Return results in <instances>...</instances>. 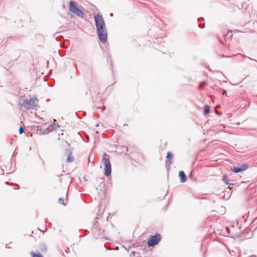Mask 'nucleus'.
I'll use <instances>...</instances> for the list:
<instances>
[{
  "mask_svg": "<svg viewBox=\"0 0 257 257\" xmlns=\"http://www.w3.org/2000/svg\"><path fill=\"white\" fill-rule=\"evenodd\" d=\"M47 230V228L46 227L45 230L44 231H46Z\"/></svg>",
  "mask_w": 257,
  "mask_h": 257,
  "instance_id": "obj_28",
  "label": "nucleus"
},
{
  "mask_svg": "<svg viewBox=\"0 0 257 257\" xmlns=\"http://www.w3.org/2000/svg\"><path fill=\"white\" fill-rule=\"evenodd\" d=\"M59 202L63 205H65L64 203V199L62 198H59Z\"/></svg>",
  "mask_w": 257,
  "mask_h": 257,
  "instance_id": "obj_19",
  "label": "nucleus"
},
{
  "mask_svg": "<svg viewBox=\"0 0 257 257\" xmlns=\"http://www.w3.org/2000/svg\"><path fill=\"white\" fill-rule=\"evenodd\" d=\"M88 161H89H89H91V160H90V157H89V159H88Z\"/></svg>",
  "mask_w": 257,
  "mask_h": 257,
  "instance_id": "obj_25",
  "label": "nucleus"
},
{
  "mask_svg": "<svg viewBox=\"0 0 257 257\" xmlns=\"http://www.w3.org/2000/svg\"><path fill=\"white\" fill-rule=\"evenodd\" d=\"M31 254L32 255V257H43V255L40 253H35L33 252H31Z\"/></svg>",
  "mask_w": 257,
  "mask_h": 257,
  "instance_id": "obj_14",
  "label": "nucleus"
},
{
  "mask_svg": "<svg viewBox=\"0 0 257 257\" xmlns=\"http://www.w3.org/2000/svg\"><path fill=\"white\" fill-rule=\"evenodd\" d=\"M226 93H227V91L226 90H223V95L226 94Z\"/></svg>",
  "mask_w": 257,
  "mask_h": 257,
  "instance_id": "obj_22",
  "label": "nucleus"
},
{
  "mask_svg": "<svg viewBox=\"0 0 257 257\" xmlns=\"http://www.w3.org/2000/svg\"><path fill=\"white\" fill-rule=\"evenodd\" d=\"M234 56L237 58L238 61H240V58L243 57V58H248V59H249L251 60H253V61H255L257 62V60L252 59L249 57H247L246 56L241 54L240 53H238L237 54H236Z\"/></svg>",
  "mask_w": 257,
  "mask_h": 257,
  "instance_id": "obj_10",
  "label": "nucleus"
},
{
  "mask_svg": "<svg viewBox=\"0 0 257 257\" xmlns=\"http://www.w3.org/2000/svg\"><path fill=\"white\" fill-rule=\"evenodd\" d=\"M222 180L226 185H233L232 183L229 182V180L227 179L226 176H224L223 177Z\"/></svg>",
  "mask_w": 257,
  "mask_h": 257,
  "instance_id": "obj_11",
  "label": "nucleus"
},
{
  "mask_svg": "<svg viewBox=\"0 0 257 257\" xmlns=\"http://www.w3.org/2000/svg\"><path fill=\"white\" fill-rule=\"evenodd\" d=\"M94 21L99 40L101 42L105 43L107 40V33L102 16L99 14L95 15Z\"/></svg>",
  "mask_w": 257,
  "mask_h": 257,
  "instance_id": "obj_1",
  "label": "nucleus"
},
{
  "mask_svg": "<svg viewBox=\"0 0 257 257\" xmlns=\"http://www.w3.org/2000/svg\"><path fill=\"white\" fill-rule=\"evenodd\" d=\"M221 57L222 58H227V57H230L229 56H227V55H222L221 56Z\"/></svg>",
  "mask_w": 257,
  "mask_h": 257,
  "instance_id": "obj_20",
  "label": "nucleus"
},
{
  "mask_svg": "<svg viewBox=\"0 0 257 257\" xmlns=\"http://www.w3.org/2000/svg\"><path fill=\"white\" fill-rule=\"evenodd\" d=\"M6 184H9L8 182H6Z\"/></svg>",
  "mask_w": 257,
  "mask_h": 257,
  "instance_id": "obj_27",
  "label": "nucleus"
},
{
  "mask_svg": "<svg viewBox=\"0 0 257 257\" xmlns=\"http://www.w3.org/2000/svg\"><path fill=\"white\" fill-rule=\"evenodd\" d=\"M248 168V166L246 164H243L241 165L240 167H234L233 168H232L231 169V171H232L234 173H239L241 171H245L247 170Z\"/></svg>",
  "mask_w": 257,
  "mask_h": 257,
  "instance_id": "obj_6",
  "label": "nucleus"
},
{
  "mask_svg": "<svg viewBox=\"0 0 257 257\" xmlns=\"http://www.w3.org/2000/svg\"><path fill=\"white\" fill-rule=\"evenodd\" d=\"M36 100L37 99L33 97L25 100L22 103L20 104L21 109L24 108L25 109L28 110L30 108H33L36 105Z\"/></svg>",
  "mask_w": 257,
  "mask_h": 257,
  "instance_id": "obj_3",
  "label": "nucleus"
},
{
  "mask_svg": "<svg viewBox=\"0 0 257 257\" xmlns=\"http://www.w3.org/2000/svg\"><path fill=\"white\" fill-rule=\"evenodd\" d=\"M199 27L201 28H203L205 27V24H200Z\"/></svg>",
  "mask_w": 257,
  "mask_h": 257,
  "instance_id": "obj_21",
  "label": "nucleus"
},
{
  "mask_svg": "<svg viewBox=\"0 0 257 257\" xmlns=\"http://www.w3.org/2000/svg\"><path fill=\"white\" fill-rule=\"evenodd\" d=\"M104 165V175L106 177L109 176L111 172V164L109 159L106 157L102 159Z\"/></svg>",
  "mask_w": 257,
  "mask_h": 257,
  "instance_id": "obj_4",
  "label": "nucleus"
},
{
  "mask_svg": "<svg viewBox=\"0 0 257 257\" xmlns=\"http://www.w3.org/2000/svg\"><path fill=\"white\" fill-rule=\"evenodd\" d=\"M68 153L67 162L68 163H72L74 161V158L72 155V153L70 150H66Z\"/></svg>",
  "mask_w": 257,
  "mask_h": 257,
  "instance_id": "obj_9",
  "label": "nucleus"
},
{
  "mask_svg": "<svg viewBox=\"0 0 257 257\" xmlns=\"http://www.w3.org/2000/svg\"><path fill=\"white\" fill-rule=\"evenodd\" d=\"M179 176L180 178L181 182L184 183L186 181V175L184 171H180L179 173Z\"/></svg>",
  "mask_w": 257,
  "mask_h": 257,
  "instance_id": "obj_8",
  "label": "nucleus"
},
{
  "mask_svg": "<svg viewBox=\"0 0 257 257\" xmlns=\"http://www.w3.org/2000/svg\"><path fill=\"white\" fill-rule=\"evenodd\" d=\"M56 120L54 119L53 124L52 125V126L53 127L54 130H56L57 128L59 127L58 124H56Z\"/></svg>",
  "mask_w": 257,
  "mask_h": 257,
  "instance_id": "obj_15",
  "label": "nucleus"
},
{
  "mask_svg": "<svg viewBox=\"0 0 257 257\" xmlns=\"http://www.w3.org/2000/svg\"><path fill=\"white\" fill-rule=\"evenodd\" d=\"M161 240L160 235L157 233L156 235L152 236L149 240L148 241L147 244L149 246H154L157 244Z\"/></svg>",
  "mask_w": 257,
  "mask_h": 257,
  "instance_id": "obj_5",
  "label": "nucleus"
},
{
  "mask_svg": "<svg viewBox=\"0 0 257 257\" xmlns=\"http://www.w3.org/2000/svg\"><path fill=\"white\" fill-rule=\"evenodd\" d=\"M229 253L230 254V255L232 256H236V252L233 251V250H229Z\"/></svg>",
  "mask_w": 257,
  "mask_h": 257,
  "instance_id": "obj_17",
  "label": "nucleus"
},
{
  "mask_svg": "<svg viewBox=\"0 0 257 257\" xmlns=\"http://www.w3.org/2000/svg\"><path fill=\"white\" fill-rule=\"evenodd\" d=\"M20 134H22L24 132V129L22 126H20L19 130Z\"/></svg>",
  "mask_w": 257,
  "mask_h": 257,
  "instance_id": "obj_18",
  "label": "nucleus"
},
{
  "mask_svg": "<svg viewBox=\"0 0 257 257\" xmlns=\"http://www.w3.org/2000/svg\"><path fill=\"white\" fill-rule=\"evenodd\" d=\"M173 154L171 152H168L166 160V166H170L173 163Z\"/></svg>",
  "mask_w": 257,
  "mask_h": 257,
  "instance_id": "obj_7",
  "label": "nucleus"
},
{
  "mask_svg": "<svg viewBox=\"0 0 257 257\" xmlns=\"http://www.w3.org/2000/svg\"><path fill=\"white\" fill-rule=\"evenodd\" d=\"M210 112V107L208 105H205L204 109V113L205 115L208 114Z\"/></svg>",
  "mask_w": 257,
  "mask_h": 257,
  "instance_id": "obj_12",
  "label": "nucleus"
},
{
  "mask_svg": "<svg viewBox=\"0 0 257 257\" xmlns=\"http://www.w3.org/2000/svg\"><path fill=\"white\" fill-rule=\"evenodd\" d=\"M201 19H203L202 18H199V19H198V21H200V20Z\"/></svg>",
  "mask_w": 257,
  "mask_h": 257,
  "instance_id": "obj_24",
  "label": "nucleus"
},
{
  "mask_svg": "<svg viewBox=\"0 0 257 257\" xmlns=\"http://www.w3.org/2000/svg\"><path fill=\"white\" fill-rule=\"evenodd\" d=\"M206 83V82L205 81L202 82L199 85V87L200 88H203L205 86Z\"/></svg>",
  "mask_w": 257,
  "mask_h": 257,
  "instance_id": "obj_16",
  "label": "nucleus"
},
{
  "mask_svg": "<svg viewBox=\"0 0 257 257\" xmlns=\"http://www.w3.org/2000/svg\"><path fill=\"white\" fill-rule=\"evenodd\" d=\"M88 161H89H89H91V160H90V157H89V159H88Z\"/></svg>",
  "mask_w": 257,
  "mask_h": 257,
  "instance_id": "obj_26",
  "label": "nucleus"
},
{
  "mask_svg": "<svg viewBox=\"0 0 257 257\" xmlns=\"http://www.w3.org/2000/svg\"><path fill=\"white\" fill-rule=\"evenodd\" d=\"M46 249H47L46 247H45V251H46Z\"/></svg>",
  "mask_w": 257,
  "mask_h": 257,
  "instance_id": "obj_29",
  "label": "nucleus"
},
{
  "mask_svg": "<svg viewBox=\"0 0 257 257\" xmlns=\"http://www.w3.org/2000/svg\"><path fill=\"white\" fill-rule=\"evenodd\" d=\"M110 16H113V14L112 13H111L110 15Z\"/></svg>",
  "mask_w": 257,
  "mask_h": 257,
  "instance_id": "obj_23",
  "label": "nucleus"
},
{
  "mask_svg": "<svg viewBox=\"0 0 257 257\" xmlns=\"http://www.w3.org/2000/svg\"><path fill=\"white\" fill-rule=\"evenodd\" d=\"M96 223H97V222L96 221L95 222H94V225L93 226V232H95V231L98 230V228L97 227V224H96Z\"/></svg>",
  "mask_w": 257,
  "mask_h": 257,
  "instance_id": "obj_13",
  "label": "nucleus"
},
{
  "mask_svg": "<svg viewBox=\"0 0 257 257\" xmlns=\"http://www.w3.org/2000/svg\"><path fill=\"white\" fill-rule=\"evenodd\" d=\"M83 9L81 6H78L75 1H71L69 4V11L81 18H83L85 15L84 13L82 11Z\"/></svg>",
  "mask_w": 257,
  "mask_h": 257,
  "instance_id": "obj_2",
  "label": "nucleus"
}]
</instances>
